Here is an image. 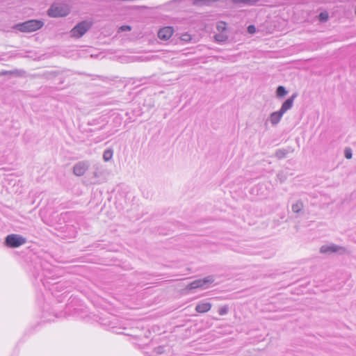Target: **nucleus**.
I'll return each instance as SVG.
<instances>
[{
	"instance_id": "f257e3e1",
	"label": "nucleus",
	"mask_w": 356,
	"mask_h": 356,
	"mask_svg": "<svg viewBox=\"0 0 356 356\" xmlns=\"http://www.w3.org/2000/svg\"><path fill=\"white\" fill-rule=\"evenodd\" d=\"M44 22L39 19H31L13 26V29L22 33H31L40 29Z\"/></svg>"
},
{
	"instance_id": "f03ea898",
	"label": "nucleus",
	"mask_w": 356,
	"mask_h": 356,
	"mask_svg": "<svg viewBox=\"0 0 356 356\" xmlns=\"http://www.w3.org/2000/svg\"><path fill=\"white\" fill-rule=\"evenodd\" d=\"M70 9L67 4L54 3L48 9L47 13L51 17H60L67 16Z\"/></svg>"
},
{
	"instance_id": "7ed1b4c3",
	"label": "nucleus",
	"mask_w": 356,
	"mask_h": 356,
	"mask_svg": "<svg viewBox=\"0 0 356 356\" xmlns=\"http://www.w3.org/2000/svg\"><path fill=\"white\" fill-rule=\"evenodd\" d=\"M92 22L89 21H82L78 23L70 31L71 37L75 38H79L82 37L92 27Z\"/></svg>"
},
{
	"instance_id": "20e7f679",
	"label": "nucleus",
	"mask_w": 356,
	"mask_h": 356,
	"mask_svg": "<svg viewBox=\"0 0 356 356\" xmlns=\"http://www.w3.org/2000/svg\"><path fill=\"white\" fill-rule=\"evenodd\" d=\"M215 280L213 275H209L203 279L196 280L191 282L186 287V290H192L196 289H207L209 286L212 284Z\"/></svg>"
},
{
	"instance_id": "39448f33",
	"label": "nucleus",
	"mask_w": 356,
	"mask_h": 356,
	"mask_svg": "<svg viewBox=\"0 0 356 356\" xmlns=\"http://www.w3.org/2000/svg\"><path fill=\"white\" fill-rule=\"evenodd\" d=\"M26 239L21 235L18 234H9L6 237L5 244L6 246L12 248H18L22 245L25 244Z\"/></svg>"
},
{
	"instance_id": "423d86ee",
	"label": "nucleus",
	"mask_w": 356,
	"mask_h": 356,
	"mask_svg": "<svg viewBox=\"0 0 356 356\" xmlns=\"http://www.w3.org/2000/svg\"><path fill=\"white\" fill-rule=\"evenodd\" d=\"M346 250L342 246L335 244L322 245L320 248V252L322 254H330L337 252L340 254L346 253Z\"/></svg>"
},
{
	"instance_id": "0eeeda50",
	"label": "nucleus",
	"mask_w": 356,
	"mask_h": 356,
	"mask_svg": "<svg viewBox=\"0 0 356 356\" xmlns=\"http://www.w3.org/2000/svg\"><path fill=\"white\" fill-rule=\"evenodd\" d=\"M93 168L95 170L93 172V177L97 179L94 184L104 182L106 179L104 175L105 170L103 168V167L99 164H96Z\"/></svg>"
},
{
	"instance_id": "6e6552de",
	"label": "nucleus",
	"mask_w": 356,
	"mask_h": 356,
	"mask_svg": "<svg viewBox=\"0 0 356 356\" xmlns=\"http://www.w3.org/2000/svg\"><path fill=\"white\" fill-rule=\"evenodd\" d=\"M89 168V163L86 161H79L73 167V172L76 176L81 177L84 175Z\"/></svg>"
},
{
	"instance_id": "1a4fd4ad",
	"label": "nucleus",
	"mask_w": 356,
	"mask_h": 356,
	"mask_svg": "<svg viewBox=\"0 0 356 356\" xmlns=\"http://www.w3.org/2000/svg\"><path fill=\"white\" fill-rule=\"evenodd\" d=\"M174 32L172 27L166 26L161 29L158 32V37L163 40H167L171 38Z\"/></svg>"
},
{
	"instance_id": "9d476101",
	"label": "nucleus",
	"mask_w": 356,
	"mask_h": 356,
	"mask_svg": "<svg viewBox=\"0 0 356 356\" xmlns=\"http://www.w3.org/2000/svg\"><path fill=\"white\" fill-rule=\"evenodd\" d=\"M297 94L294 93L287 99L282 105L280 111L284 114L287 111L290 110L293 104L294 99L296 98Z\"/></svg>"
},
{
	"instance_id": "9b49d317",
	"label": "nucleus",
	"mask_w": 356,
	"mask_h": 356,
	"mask_svg": "<svg viewBox=\"0 0 356 356\" xmlns=\"http://www.w3.org/2000/svg\"><path fill=\"white\" fill-rule=\"evenodd\" d=\"M212 305L207 302H200L195 307V311L198 313H205L211 309Z\"/></svg>"
},
{
	"instance_id": "f8f14e48",
	"label": "nucleus",
	"mask_w": 356,
	"mask_h": 356,
	"mask_svg": "<svg viewBox=\"0 0 356 356\" xmlns=\"http://www.w3.org/2000/svg\"><path fill=\"white\" fill-rule=\"evenodd\" d=\"M283 115L284 114L280 110L278 111L272 113L269 117L270 123L273 125L277 124L280 122Z\"/></svg>"
},
{
	"instance_id": "ddd939ff",
	"label": "nucleus",
	"mask_w": 356,
	"mask_h": 356,
	"mask_svg": "<svg viewBox=\"0 0 356 356\" xmlns=\"http://www.w3.org/2000/svg\"><path fill=\"white\" fill-rule=\"evenodd\" d=\"M232 3L240 5V4H247L250 6L255 5L258 3L261 2H267L269 0H230Z\"/></svg>"
},
{
	"instance_id": "4468645a",
	"label": "nucleus",
	"mask_w": 356,
	"mask_h": 356,
	"mask_svg": "<svg viewBox=\"0 0 356 356\" xmlns=\"http://www.w3.org/2000/svg\"><path fill=\"white\" fill-rule=\"evenodd\" d=\"M293 151L294 149L290 147L287 149H278L275 152V156L279 159H282L285 158L289 153L293 152Z\"/></svg>"
},
{
	"instance_id": "2eb2a0df",
	"label": "nucleus",
	"mask_w": 356,
	"mask_h": 356,
	"mask_svg": "<svg viewBox=\"0 0 356 356\" xmlns=\"http://www.w3.org/2000/svg\"><path fill=\"white\" fill-rule=\"evenodd\" d=\"M304 207L302 200H297L291 206L292 211L295 213H300Z\"/></svg>"
},
{
	"instance_id": "dca6fc26",
	"label": "nucleus",
	"mask_w": 356,
	"mask_h": 356,
	"mask_svg": "<svg viewBox=\"0 0 356 356\" xmlns=\"http://www.w3.org/2000/svg\"><path fill=\"white\" fill-rule=\"evenodd\" d=\"M113 150L111 149L105 150L103 154V159L105 161H109L113 157Z\"/></svg>"
},
{
	"instance_id": "f3484780",
	"label": "nucleus",
	"mask_w": 356,
	"mask_h": 356,
	"mask_svg": "<svg viewBox=\"0 0 356 356\" xmlns=\"http://www.w3.org/2000/svg\"><path fill=\"white\" fill-rule=\"evenodd\" d=\"M277 96L279 97H282L287 94V91L284 86H280L277 87Z\"/></svg>"
},
{
	"instance_id": "a211bd4d",
	"label": "nucleus",
	"mask_w": 356,
	"mask_h": 356,
	"mask_svg": "<svg viewBox=\"0 0 356 356\" xmlns=\"http://www.w3.org/2000/svg\"><path fill=\"white\" fill-rule=\"evenodd\" d=\"M228 39V36L224 33H218L215 35V40L217 42H225Z\"/></svg>"
},
{
	"instance_id": "6ab92c4d",
	"label": "nucleus",
	"mask_w": 356,
	"mask_h": 356,
	"mask_svg": "<svg viewBox=\"0 0 356 356\" xmlns=\"http://www.w3.org/2000/svg\"><path fill=\"white\" fill-rule=\"evenodd\" d=\"M228 311H229L228 306L227 305H224V306L221 307L220 308H219L218 314L220 316H223V315L227 314L228 313Z\"/></svg>"
},
{
	"instance_id": "aec40b11",
	"label": "nucleus",
	"mask_w": 356,
	"mask_h": 356,
	"mask_svg": "<svg viewBox=\"0 0 356 356\" xmlns=\"http://www.w3.org/2000/svg\"><path fill=\"white\" fill-rule=\"evenodd\" d=\"M319 20L321 22H326L328 19V13L327 12H322L320 13Z\"/></svg>"
},
{
	"instance_id": "412c9836",
	"label": "nucleus",
	"mask_w": 356,
	"mask_h": 356,
	"mask_svg": "<svg viewBox=\"0 0 356 356\" xmlns=\"http://www.w3.org/2000/svg\"><path fill=\"white\" fill-rule=\"evenodd\" d=\"M345 157L348 159H350L353 156L352 150L350 148H346L344 151Z\"/></svg>"
},
{
	"instance_id": "4be33fe9",
	"label": "nucleus",
	"mask_w": 356,
	"mask_h": 356,
	"mask_svg": "<svg viewBox=\"0 0 356 356\" xmlns=\"http://www.w3.org/2000/svg\"><path fill=\"white\" fill-rule=\"evenodd\" d=\"M154 352L156 355H162L165 352L164 347L159 346L154 349Z\"/></svg>"
},
{
	"instance_id": "5701e85b",
	"label": "nucleus",
	"mask_w": 356,
	"mask_h": 356,
	"mask_svg": "<svg viewBox=\"0 0 356 356\" xmlns=\"http://www.w3.org/2000/svg\"><path fill=\"white\" fill-rule=\"evenodd\" d=\"M248 32L250 34H253L256 32V27L254 25H249L248 26Z\"/></svg>"
},
{
	"instance_id": "b1692460",
	"label": "nucleus",
	"mask_w": 356,
	"mask_h": 356,
	"mask_svg": "<svg viewBox=\"0 0 356 356\" xmlns=\"http://www.w3.org/2000/svg\"><path fill=\"white\" fill-rule=\"evenodd\" d=\"M277 178L280 179V182H284L286 180V177L281 172L277 174Z\"/></svg>"
},
{
	"instance_id": "393cba45",
	"label": "nucleus",
	"mask_w": 356,
	"mask_h": 356,
	"mask_svg": "<svg viewBox=\"0 0 356 356\" xmlns=\"http://www.w3.org/2000/svg\"><path fill=\"white\" fill-rule=\"evenodd\" d=\"M15 72H13V71H3L2 72H1L0 75H11V74H15Z\"/></svg>"
},
{
	"instance_id": "a878e982",
	"label": "nucleus",
	"mask_w": 356,
	"mask_h": 356,
	"mask_svg": "<svg viewBox=\"0 0 356 356\" xmlns=\"http://www.w3.org/2000/svg\"><path fill=\"white\" fill-rule=\"evenodd\" d=\"M120 29L122 31H130L131 30V27L129 26H122L120 28Z\"/></svg>"
},
{
	"instance_id": "bb28decb",
	"label": "nucleus",
	"mask_w": 356,
	"mask_h": 356,
	"mask_svg": "<svg viewBox=\"0 0 356 356\" xmlns=\"http://www.w3.org/2000/svg\"><path fill=\"white\" fill-rule=\"evenodd\" d=\"M182 40L186 41L189 40H191V36L189 35H184L182 36Z\"/></svg>"
},
{
	"instance_id": "cd10ccee",
	"label": "nucleus",
	"mask_w": 356,
	"mask_h": 356,
	"mask_svg": "<svg viewBox=\"0 0 356 356\" xmlns=\"http://www.w3.org/2000/svg\"><path fill=\"white\" fill-rule=\"evenodd\" d=\"M225 24H224V23H221V24H220V25H218V29H219V30H220V29H222V30H224V29H225Z\"/></svg>"
},
{
	"instance_id": "c85d7f7f",
	"label": "nucleus",
	"mask_w": 356,
	"mask_h": 356,
	"mask_svg": "<svg viewBox=\"0 0 356 356\" xmlns=\"http://www.w3.org/2000/svg\"><path fill=\"white\" fill-rule=\"evenodd\" d=\"M355 15H356V8H355Z\"/></svg>"
}]
</instances>
